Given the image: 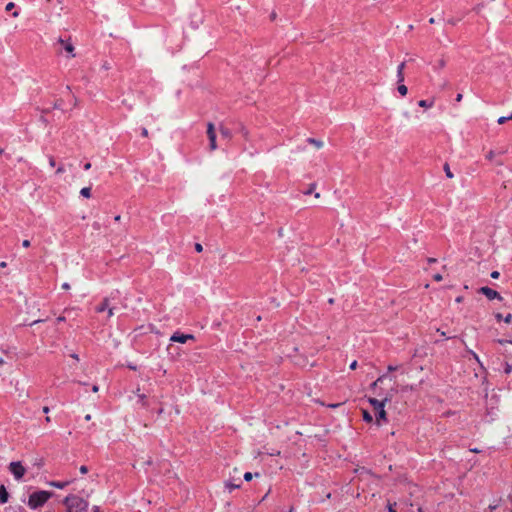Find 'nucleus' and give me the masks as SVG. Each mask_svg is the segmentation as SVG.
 I'll return each instance as SVG.
<instances>
[{
	"label": "nucleus",
	"instance_id": "nucleus-7",
	"mask_svg": "<svg viewBox=\"0 0 512 512\" xmlns=\"http://www.w3.org/2000/svg\"><path fill=\"white\" fill-rule=\"evenodd\" d=\"M207 136L209 139L210 150L213 151L217 148V145H216L215 127H214V124L211 122H209L207 125Z\"/></svg>",
	"mask_w": 512,
	"mask_h": 512
},
{
	"label": "nucleus",
	"instance_id": "nucleus-36",
	"mask_svg": "<svg viewBox=\"0 0 512 512\" xmlns=\"http://www.w3.org/2000/svg\"><path fill=\"white\" fill-rule=\"evenodd\" d=\"M22 246H23L24 248H28V247H30V241H29V240H27V239H26V240H24V241L22 242Z\"/></svg>",
	"mask_w": 512,
	"mask_h": 512
},
{
	"label": "nucleus",
	"instance_id": "nucleus-29",
	"mask_svg": "<svg viewBox=\"0 0 512 512\" xmlns=\"http://www.w3.org/2000/svg\"><path fill=\"white\" fill-rule=\"evenodd\" d=\"M315 189V184H311L309 189L305 192L306 195H309L313 192V190Z\"/></svg>",
	"mask_w": 512,
	"mask_h": 512
},
{
	"label": "nucleus",
	"instance_id": "nucleus-42",
	"mask_svg": "<svg viewBox=\"0 0 512 512\" xmlns=\"http://www.w3.org/2000/svg\"><path fill=\"white\" fill-rule=\"evenodd\" d=\"M62 288L65 290H68V289H70V285L68 283H63Z\"/></svg>",
	"mask_w": 512,
	"mask_h": 512
},
{
	"label": "nucleus",
	"instance_id": "nucleus-52",
	"mask_svg": "<svg viewBox=\"0 0 512 512\" xmlns=\"http://www.w3.org/2000/svg\"><path fill=\"white\" fill-rule=\"evenodd\" d=\"M340 405H341V404H331V405H329V407L336 408V407H338V406H340Z\"/></svg>",
	"mask_w": 512,
	"mask_h": 512
},
{
	"label": "nucleus",
	"instance_id": "nucleus-51",
	"mask_svg": "<svg viewBox=\"0 0 512 512\" xmlns=\"http://www.w3.org/2000/svg\"><path fill=\"white\" fill-rule=\"evenodd\" d=\"M93 512H100V509L98 506H95L94 509H93Z\"/></svg>",
	"mask_w": 512,
	"mask_h": 512
},
{
	"label": "nucleus",
	"instance_id": "nucleus-9",
	"mask_svg": "<svg viewBox=\"0 0 512 512\" xmlns=\"http://www.w3.org/2000/svg\"><path fill=\"white\" fill-rule=\"evenodd\" d=\"M479 292L485 295L489 300H502L501 295L496 290H493L492 288H489L487 286L481 287Z\"/></svg>",
	"mask_w": 512,
	"mask_h": 512
},
{
	"label": "nucleus",
	"instance_id": "nucleus-21",
	"mask_svg": "<svg viewBox=\"0 0 512 512\" xmlns=\"http://www.w3.org/2000/svg\"><path fill=\"white\" fill-rule=\"evenodd\" d=\"M443 169L445 171V174L448 178L452 179L454 177L453 173L450 170V166L448 163H445L443 166Z\"/></svg>",
	"mask_w": 512,
	"mask_h": 512
},
{
	"label": "nucleus",
	"instance_id": "nucleus-54",
	"mask_svg": "<svg viewBox=\"0 0 512 512\" xmlns=\"http://www.w3.org/2000/svg\"><path fill=\"white\" fill-rule=\"evenodd\" d=\"M0 267H2V268L6 267V263L5 262H1L0 263Z\"/></svg>",
	"mask_w": 512,
	"mask_h": 512
},
{
	"label": "nucleus",
	"instance_id": "nucleus-39",
	"mask_svg": "<svg viewBox=\"0 0 512 512\" xmlns=\"http://www.w3.org/2000/svg\"><path fill=\"white\" fill-rule=\"evenodd\" d=\"M357 367V361H353L351 364H350V369L352 370H355Z\"/></svg>",
	"mask_w": 512,
	"mask_h": 512
},
{
	"label": "nucleus",
	"instance_id": "nucleus-27",
	"mask_svg": "<svg viewBox=\"0 0 512 512\" xmlns=\"http://www.w3.org/2000/svg\"><path fill=\"white\" fill-rule=\"evenodd\" d=\"M195 250L200 253L203 251V246L200 243H196Z\"/></svg>",
	"mask_w": 512,
	"mask_h": 512
},
{
	"label": "nucleus",
	"instance_id": "nucleus-8",
	"mask_svg": "<svg viewBox=\"0 0 512 512\" xmlns=\"http://www.w3.org/2000/svg\"><path fill=\"white\" fill-rule=\"evenodd\" d=\"M195 337L192 334H183L179 331H176L172 334L170 337V341L177 342V343H186L188 340H194Z\"/></svg>",
	"mask_w": 512,
	"mask_h": 512
},
{
	"label": "nucleus",
	"instance_id": "nucleus-53",
	"mask_svg": "<svg viewBox=\"0 0 512 512\" xmlns=\"http://www.w3.org/2000/svg\"><path fill=\"white\" fill-rule=\"evenodd\" d=\"M496 318H497L498 320H501V319H502V315L498 313V314L496 315Z\"/></svg>",
	"mask_w": 512,
	"mask_h": 512
},
{
	"label": "nucleus",
	"instance_id": "nucleus-49",
	"mask_svg": "<svg viewBox=\"0 0 512 512\" xmlns=\"http://www.w3.org/2000/svg\"><path fill=\"white\" fill-rule=\"evenodd\" d=\"M120 219H121L120 215H117V216L114 217V220L117 221V222L120 221Z\"/></svg>",
	"mask_w": 512,
	"mask_h": 512
},
{
	"label": "nucleus",
	"instance_id": "nucleus-28",
	"mask_svg": "<svg viewBox=\"0 0 512 512\" xmlns=\"http://www.w3.org/2000/svg\"><path fill=\"white\" fill-rule=\"evenodd\" d=\"M80 472L82 474H86L88 472V467L85 466V465H82L80 468H79Z\"/></svg>",
	"mask_w": 512,
	"mask_h": 512
},
{
	"label": "nucleus",
	"instance_id": "nucleus-15",
	"mask_svg": "<svg viewBox=\"0 0 512 512\" xmlns=\"http://www.w3.org/2000/svg\"><path fill=\"white\" fill-rule=\"evenodd\" d=\"M108 307H109V305H108V299H104V301H103L101 304H99V305L95 308V310H96V312H97V313H102V312H104Z\"/></svg>",
	"mask_w": 512,
	"mask_h": 512
},
{
	"label": "nucleus",
	"instance_id": "nucleus-63",
	"mask_svg": "<svg viewBox=\"0 0 512 512\" xmlns=\"http://www.w3.org/2000/svg\"><path fill=\"white\" fill-rule=\"evenodd\" d=\"M289 512H294L293 507H291V508L289 509Z\"/></svg>",
	"mask_w": 512,
	"mask_h": 512
},
{
	"label": "nucleus",
	"instance_id": "nucleus-61",
	"mask_svg": "<svg viewBox=\"0 0 512 512\" xmlns=\"http://www.w3.org/2000/svg\"><path fill=\"white\" fill-rule=\"evenodd\" d=\"M13 16H14V17H17V16H18V12H14V13H13Z\"/></svg>",
	"mask_w": 512,
	"mask_h": 512
},
{
	"label": "nucleus",
	"instance_id": "nucleus-23",
	"mask_svg": "<svg viewBox=\"0 0 512 512\" xmlns=\"http://www.w3.org/2000/svg\"><path fill=\"white\" fill-rule=\"evenodd\" d=\"M446 66V61L444 59H440L437 61V68L443 69Z\"/></svg>",
	"mask_w": 512,
	"mask_h": 512
},
{
	"label": "nucleus",
	"instance_id": "nucleus-44",
	"mask_svg": "<svg viewBox=\"0 0 512 512\" xmlns=\"http://www.w3.org/2000/svg\"><path fill=\"white\" fill-rule=\"evenodd\" d=\"M98 390H99V387L97 385H93L92 391L96 393V392H98Z\"/></svg>",
	"mask_w": 512,
	"mask_h": 512
},
{
	"label": "nucleus",
	"instance_id": "nucleus-48",
	"mask_svg": "<svg viewBox=\"0 0 512 512\" xmlns=\"http://www.w3.org/2000/svg\"><path fill=\"white\" fill-rule=\"evenodd\" d=\"M43 412H44V413H48V412H49V407L44 406V407H43Z\"/></svg>",
	"mask_w": 512,
	"mask_h": 512
},
{
	"label": "nucleus",
	"instance_id": "nucleus-55",
	"mask_svg": "<svg viewBox=\"0 0 512 512\" xmlns=\"http://www.w3.org/2000/svg\"><path fill=\"white\" fill-rule=\"evenodd\" d=\"M41 321H42V320H35V321H33V322L31 323V325H34V324L39 323V322H41Z\"/></svg>",
	"mask_w": 512,
	"mask_h": 512
},
{
	"label": "nucleus",
	"instance_id": "nucleus-26",
	"mask_svg": "<svg viewBox=\"0 0 512 512\" xmlns=\"http://www.w3.org/2000/svg\"><path fill=\"white\" fill-rule=\"evenodd\" d=\"M252 478H253V474H252L251 472H246V473L244 474V479H245L246 481H250V480H252Z\"/></svg>",
	"mask_w": 512,
	"mask_h": 512
},
{
	"label": "nucleus",
	"instance_id": "nucleus-58",
	"mask_svg": "<svg viewBox=\"0 0 512 512\" xmlns=\"http://www.w3.org/2000/svg\"><path fill=\"white\" fill-rule=\"evenodd\" d=\"M471 451H472V452H475V453H478V452H479V450H478V449H476V448H475V449H471Z\"/></svg>",
	"mask_w": 512,
	"mask_h": 512
},
{
	"label": "nucleus",
	"instance_id": "nucleus-6",
	"mask_svg": "<svg viewBox=\"0 0 512 512\" xmlns=\"http://www.w3.org/2000/svg\"><path fill=\"white\" fill-rule=\"evenodd\" d=\"M9 470L17 480H20L26 472L25 467L19 461L11 462L9 465Z\"/></svg>",
	"mask_w": 512,
	"mask_h": 512
},
{
	"label": "nucleus",
	"instance_id": "nucleus-17",
	"mask_svg": "<svg viewBox=\"0 0 512 512\" xmlns=\"http://www.w3.org/2000/svg\"><path fill=\"white\" fill-rule=\"evenodd\" d=\"M220 133H221L222 137H224L226 139H230L232 136L231 131L228 128L223 127V126L220 127Z\"/></svg>",
	"mask_w": 512,
	"mask_h": 512
},
{
	"label": "nucleus",
	"instance_id": "nucleus-33",
	"mask_svg": "<svg viewBox=\"0 0 512 512\" xmlns=\"http://www.w3.org/2000/svg\"><path fill=\"white\" fill-rule=\"evenodd\" d=\"M65 172L64 166H59L56 170V174H61Z\"/></svg>",
	"mask_w": 512,
	"mask_h": 512
},
{
	"label": "nucleus",
	"instance_id": "nucleus-47",
	"mask_svg": "<svg viewBox=\"0 0 512 512\" xmlns=\"http://www.w3.org/2000/svg\"><path fill=\"white\" fill-rule=\"evenodd\" d=\"M436 261H437V260H436L435 258H429V259H428V262H429V263H435Z\"/></svg>",
	"mask_w": 512,
	"mask_h": 512
},
{
	"label": "nucleus",
	"instance_id": "nucleus-3",
	"mask_svg": "<svg viewBox=\"0 0 512 512\" xmlns=\"http://www.w3.org/2000/svg\"><path fill=\"white\" fill-rule=\"evenodd\" d=\"M52 496L51 492L48 491H37L29 496L28 506L31 509H37L42 507Z\"/></svg>",
	"mask_w": 512,
	"mask_h": 512
},
{
	"label": "nucleus",
	"instance_id": "nucleus-14",
	"mask_svg": "<svg viewBox=\"0 0 512 512\" xmlns=\"http://www.w3.org/2000/svg\"><path fill=\"white\" fill-rule=\"evenodd\" d=\"M307 142L311 145H313L316 149H321L324 146L323 141L315 139V138H308Z\"/></svg>",
	"mask_w": 512,
	"mask_h": 512
},
{
	"label": "nucleus",
	"instance_id": "nucleus-56",
	"mask_svg": "<svg viewBox=\"0 0 512 512\" xmlns=\"http://www.w3.org/2000/svg\"><path fill=\"white\" fill-rule=\"evenodd\" d=\"M429 23H431V24L435 23L434 18H430V19H429Z\"/></svg>",
	"mask_w": 512,
	"mask_h": 512
},
{
	"label": "nucleus",
	"instance_id": "nucleus-31",
	"mask_svg": "<svg viewBox=\"0 0 512 512\" xmlns=\"http://www.w3.org/2000/svg\"><path fill=\"white\" fill-rule=\"evenodd\" d=\"M499 276H500V273H499L498 271H493V272L491 273V277H492L493 279H498V278H499Z\"/></svg>",
	"mask_w": 512,
	"mask_h": 512
},
{
	"label": "nucleus",
	"instance_id": "nucleus-50",
	"mask_svg": "<svg viewBox=\"0 0 512 512\" xmlns=\"http://www.w3.org/2000/svg\"><path fill=\"white\" fill-rule=\"evenodd\" d=\"M64 320H65V318H64V317H62V316H60V317H58V318H57V321H58V322H62V321H64Z\"/></svg>",
	"mask_w": 512,
	"mask_h": 512
},
{
	"label": "nucleus",
	"instance_id": "nucleus-10",
	"mask_svg": "<svg viewBox=\"0 0 512 512\" xmlns=\"http://www.w3.org/2000/svg\"><path fill=\"white\" fill-rule=\"evenodd\" d=\"M71 482L72 481H70V480H68V481H51L48 484L51 487L63 489L65 487H67Z\"/></svg>",
	"mask_w": 512,
	"mask_h": 512
},
{
	"label": "nucleus",
	"instance_id": "nucleus-45",
	"mask_svg": "<svg viewBox=\"0 0 512 512\" xmlns=\"http://www.w3.org/2000/svg\"><path fill=\"white\" fill-rule=\"evenodd\" d=\"M472 355H473V357L475 358V360H476L477 362H480V361H479V357H478V355H477L476 353L472 352Z\"/></svg>",
	"mask_w": 512,
	"mask_h": 512
},
{
	"label": "nucleus",
	"instance_id": "nucleus-24",
	"mask_svg": "<svg viewBox=\"0 0 512 512\" xmlns=\"http://www.w3.org/2000/svg\"><path fill=\"white\" fill-rule=\"evenodd\" d=\"M504 372L506 374H510L512 372V365H510L509 363H505Z\"/></svg>",
	"mask_w": 512,
	"mask_h": 512
},
{
	"label": "nucleus",
	"instance_id": "nucleus-59",
	"mask_svg": "<svg viewBox=\"0 0 512 512\" xmlns=\"http://www.w3.org/2000/svg\"><path fill=\"white\" fill-rule=\"evenodd\" d=\"M45 420H46V422H50L51 421L49 416H47Z\"/></svg>",
	"mask_w": 512,
	"mask_h": 512
},
{
	"label": "nucleus",
	"instance_id": "nucleus-19",
	"mask_svg": "<svg viewBox=\"0 0 512 512\" xmlns=\"http://www.w3.org/2000/svg\"><path fill=\"white\" fill-rule=\"evenodd\" d=\"M80 194L81 196L85 197V198H90L91 197V187H84L80 190Z\"/></svg>",
	"mask_w": 512,
	"mask_h": 512
},
{
	"label": "nucleus",
	"instance_id": "nucleus-2",
	"mask_svg": "<svg viewBox=\"0 0 512 512\" xmlns=\"http://www.w3.org/2000/svg\"><path fill=\"white\" fill-rule=\"evenodd\" d=\"M64 504L67 506L69 512H83L88 508V502L76 495H68L64 499Z\"/></svg>",
	"mask_w": 512,
	"mask_h": 512
},
{
	"label": "nucleus",
	"instance_id": "nucleus-60",
	"mask_svg": "<svg viewBox=\"0 0 512 512\" xmlns=\"http://www.w3.org/2000/svg\"><path fill=\"white\" fill-rule=\"evenodd\" d=\"M315 198H320V194L319 193H315Z\"/></svg>",
	"mask_w": 512,
	"mask_h": 512
},
{
	"label": "nucleus",
	"instance_id": "nucleus-46",
	"mask_svg": "<svg viewBox=\"0 0 512 512\" xmlns=\"http://www.w3.org/2000/svg\"><path fill=\"white\" fill-rule=\"evenodd\" d=\"M71 357H72L73 359L77 360V361L79 360V357H78V355H77V354H71Z\"/></svg>",
	"mask_w": 512,
	"mask_h": 512
},
{
	"label": "nucleus",
	"instance_id": "nucleus-11",
	"mask_svg": "<svg viewBox=\"0 0 512 512\" xmlns=\"http://www.w3.org/2000/svg\"><path fill=\"white\" fill-rule=\"evenodd\" d=\"M404 68H405V62H402L397 68L398 83L404 82Z\"/></svg>",
	"mask_w": 512,
	"mask_h": 512
},
{
	"label": "nucleus",
	"instance_id": "nucleus-64",
	"mask_svg": "<svg viewBox=\"0 0 512 512\" xmlns=\"http://www.w3.org/2000/svg\"><path fill=\"white\" fill-rule=\"evenodd\" d=\"M389 512H396V511H394L392 508H390Z\"/></svg>",
	"mask_w": 512,
	"mask_h": 512
},
{
	"label": "nucleus",
	"instance_id": "nucleus-16",
	"mask_svg": "<svg viewBox=\"0 0 512 512\" xmlns=\"http://www.w3.org/2000/svg\"><path fill=\"white\" fill-rule=\"evenodd\" d=\"M418 105L423 108H431L434 105V100H420Z\"/></svg>",
	"mask_w": 512,
	"mask_h": 512
},
{
	"label": "nucleus",
	"instance_id": "nucleus-57",
	"mask_svg": "<svg viewBox=\"0 0 512 512\" xmlns=\"http://www.w3.org/2000/svg\"><path fill=\"white\" fill-rule=\"evenodd\" d=\"M85 419H86V420H90V419H91V416L88 414V415H86V416H85Z\"/></svg>",
	"mask_w": 512,
	"mask_h": 512
},
{
	"label": "nucleus",
	"instance_id": "nucleus-18",
	"mask_svg": "<svg viewBox=\"0 0 512 512\" xmlns=\"http://www.w3.org/2000/svg\"><path fill=\"white\" fill-rule=\"evenodd\" d=\"M397 90L398 92L402 95V96H406L407 93H408V89L406 87V85L402 83H398V87H397Z\"/></svg>",
	"mask_w": 512,
	"mask_h": 512
},
{
	"label": "nucleus",
	"instance_id": "nucleus-32",
	"mask_svg": "<svg viewBox=\"0 0 512 512\" xmlns=\"http://www.w3.org/2000/svg\"><path fill=\"white\" fill-rule=\"evenodd\" d=\"M14 8V3L13 2H9L7 5H6V11H10Z\"/></svg>",
	"mask_w": 512,
	"mask_h": 512
},
{
	"label": "nucleus",
	"instance_id": "nucleus-38",
	"mask_svg": "<svg viewBox=\"0 0 512 512\" xmlns=\"http://www.w3.org/2000/svg\"><path fill=\"white\" fill-rule=\"evenodd\" d=\"M49 164H50L51 167L55 166L56 163H55V159L53 157L49 158Z\"/></svg>",
	"mask_w": 512,
	"mask_h": 512
},
{
	"label": "nucleus",
	"instance_id": "nucleus-4",
	"mask_svg": "<svg viewBox=\"0 0 512 512\" xmlns=\"http://www.w3.org/2000/svg\"><path fill=\"white\" fill-rule=\"evenodd\" d=\"M55 46L57 47L58 53H62L63 51H65L67 53V57H69V58L75 57V54H74L75 47L70 40H64L62 38H59L57 40V42L55 43Z\"/></svg>",
	"mask_w": 512,
	"mask_h": 512
},
{
	"label": "nucleus",
	"instance_id": "nucleus-40",
	"mask_svg": "<svg viewBox=\"0 0 512 512\" xmlns=\"http://www.w3.org/2000/svg\"><path fill=\"white\" fill-rule=\"evenodd\" d=\"M395 370H397V366H393V365H389L388 366V371L389 372H392V371H395Z\"/></svg>",
	"mask_w": 512,
	"mask_h": 512
},
{
	"label": "nucleus",
	"instance_id": "nucleus-22",
	"mask_svg": "<svg viewBox=\"0 0 512 512\" xmlns=\"http://www.w3.org/2000/svg\"><path fill=\"white\" fill-rule=\"evenodd\" d=\"M226 487L228 488L229 492H231L233 489L239 488L240 484L227 483Z\"/></svg>",
	"mask_w": 512,
	"mask_h": 512
},
{
	"label": "nucleus",
	"instance_id": "nucleus-25",
	"mask_svg": "<svg viewBox=\"0 0 512 512\" xmlns=\"http://www.w3.org/2000/svg\"><path fill=\"white\" fill-rule=\"evenodd\" d=\"M508 120H509L508 117L501 116V117L498 118L497 122H498V124H504Z\"/></svg>",
	"mask_w": 512,
	"mask_h": 512
},
{
	"label": "nucleus",
	"instance_id": "nucleus-5",
	"mask_svg": "<svg viewBox=\"0 0 512 512\" xmlns=\"http://www.w3.org/2000/svg\"><path fill=\"white\" fill-rule=\"evenodd\" d=\"M388 378V375L383 374L379 376L370 386L371 390H373L374 394L382 399L387 392H384L380 385Z\"/></svg>",
	"mask_w": 512,
	"mask_h": 512
},
{
	"label": "nucleus",
	"instance_id": "nucleus-37",
	"mask_svg": "<svg viewBox=\"0 0 512 512\" xmlns=\"http://www.w3.org/2000/svg\"><path fill=\"white\" fill-rule=\"evenodd\" d=\"M141 135L143 137H147L148 136V130L146 128H142Z\"/></svg>",
	"mask_w": 512,
	"mask_h": 512
},
{
	"label": "nucleus",
	"instance_id": "nucleus-20",
	"mask_svg": "<svg viewBox=\"0 0 512 512\" xmlns=\"http://www.w3.org/2000/svg\"><path fill=\"white\" fill-rule=\"evenodd\" d=\"M362 414H363V420L365 422L371 423L373 421L372 415L367 410H363Z\"/></svg>",
	"mask_w": 512,
	"mask_h": 512
},
{
	"label": "nucleus",
	"instance_id": "nucleus-35",
	"mask_svg": "<svg viewBox=\"0 0 512 512\" xmlns=\"http://www.w3.org/2000/svg\"><path fill=\"white\" fill-rule=\"evenodd\" d=\"M107 311H108V317H112L114 315V308L108 307Z\"/></svg>",
	"mask_w": 512,
	"mask_h": 512
},
{
	"label": "nucleus",
	"instance_id": "nucleus-30",
	"mask_svg": "<svg viewBox=\"0 0 512 512\" xmlns=\"http://www.w3.org/2000/svg\"><path fill=\"white\" fill-rule=\"evenodd\" d=\"M505 323H510L512 320V315L508 314L506 317H503Z\"/></svg>",
	"mask_w": 512,
	"mask_h": 512
},
{
	"label": "nucleus",
	"instance_id": "nucleus-12",
	"mask_svg": "<svg viewBox=\"0 0 512 512\" xmlns=\"http://www.w3.org/2000/svg\"><path fill=\"white\" fill-rule=\"evenodd\" d=\"M9 499V494L4 485L0 486V503H6Z\"/></svg>",
	"mask_w": 512,
	"mask_h": 512
},
{
	"label": "nucleus",
	"instance_id": "nucleus-13",
	"mask_svg": "<svg viewBox=\"0 0 512 512\" xmlns=\"http://www.w3.org/2000/svg\"><path fill=\"white\" fill-rule=\"evenodd\" d=\"M507 150H500V151H495V150H490L487 154H486V159L489 160V161H492L496 155H501V154H504L506 153Z\"/></svg>",
	"mask_w": 512,
	"mask_h": 512
},
{
	"label": "nucleus",
	"instance_id": "nucleus-34",
	"mask_svg": "<svg viewBox=\"0 0 512 512\" xmlns=\"http://www.w3.org/2000/svg\"><path fill=\"white\" fill-rule=\"evenodd\" d=\"M433 279L437 282L441 281L442 280V275L441 274H435L433 276Z\"/></svg>",
	"mask_w": 512,
	"mask_h": 512
},
{
	"label": "nucleus",
	"instance_id": "nucleus-1",
	"mask_svg": "<svg viewBox=\"0 0 512 512\" xmlns=\"http://www.w3.org/2000/svg\"><path fill=\"white\" fill-rule=\"evenodd\" d=\"M396 393V390L394 388H391L385 396L382 399H378L375 397H369L368 402L373 406L375 412H376V423L377 425H381V422L387 421V414L385 411V405L389 403L394 394Z\"/></svg>",
	"mask_w": 512,
	"mask_h": 512
},
{
	"label": "nucleus",
	"instance_id": "nucleus-43",
	"mask_svg": "<svg viewBox=\"0 0 512 512\" xmlns=\"http://www.w3.org/2000/svg\"><path fill=\"white\" fill-rule=\"evenodd\" d=\"M90 168H91V163H89V162H88V163H86V164L84 165V169H85V170H89Z\"/></svg>",
	"mask_w": 512,
	"mask_h": 512
},
{
	"label": "nucleus",
	"instance_id": "nucleus-41",
	"mask_svg": "<svg viewBox=\"0 0 512 512\" xmlns=\"http://www.w3.org/2000/svg\"><path fill=\"white\" fill-rule=\"evenodd\" d=\"M462 98H463V95L459 93V94H457V96H456V101H457V102H460V101L462 100Z\"/></svg>",
	"mask_w": 512,
	"mask_h": 512
},
{
	"label": "nucleus",
	"instance_id": "nucleus-62",
	"mask_svg": "<svg viewBox=\"0 0 512 512\" xmlns=\"http://www.w3.org/2000/svg\"><path fill=\"white\" fill-rule=\"evenodd\" d=\"M509 120H512V112L511 115L508 116Z\"/></svg>",
	"mask_w": 512,
	"mask_h": 512
}]
</instances>
